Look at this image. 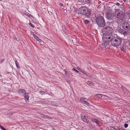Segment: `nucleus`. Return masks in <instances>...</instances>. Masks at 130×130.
<instances>
[{"instance_id": "nucleus-13", "label": "nucleus", "mask_w": 130, "mask_h": 130, "mask_svg": "<svg viewBox=\"0 0 130 130\" xmlns=\"http://www.w3.org/2000/svg\"><path fill=\"white\" fill-rule=\"evenodd\" d=\"M18 92L20 93H21L23 94H25L26 93L25 90L22 89L19 90Z\"/></svg>"}, {"instance_id": "nucleus-1", "label": "nucleus", "mask_w": 130, "mask_h": 130, "mask_svg": "<svg viewBox=\"0 0 130 130\" xmlns=\"http://www.w3.org/2000/svg\"><path fill=\"white\" fill-rule=\"evenodd\" d=\"M104 32L102 38L103 42L102 44L106 47L109 42H111V45L117 47L120 45L122 42L121 38L117 35L113 33L112 28L108 27H105L104 29Z\"/></svg>"}, {"instance_id": "nucleus-12", "label": "nucleus", "mask_w": 130, "mask_h": 130, "mask_svg": "<svg viewBox=\"0 0 130 130\" xmlns=\"http://www.w3.org/2000/svg\"><path fill=\"white\" fill-rule=\"evenodd\" d=\"M87 84L88 86H94L95 85L93 83L90 81H88L87 82Z\"/></svg>"}, {"instance_id": "nucleus-5", "label": "nucleus", "mask_w": 130, "mask_h": 130, "mask_svg": "<svg viewBox=\"0 0 130 130\" xmlns=\"http://www.w3.org/2000/svg\"><path fill=\"white\" fill-rule=\"evenodd\" d=\"M123 28L125 30H130V21L128 20L127 22H124L122 24Z\"/></svg>"}, {"instance_id": "nucleus-9", "label": "nucleus", "mask_w": 130, "mask_h": 130, "mask_svg": "<svg viewBox=\"0 0 130 130\" xmlns=\"http://www.w3.org/2000/svg\"><path fill=\"white\" fill-rule=\"evenodd\" d=\"M25 94L24 98L25 101L26 102H29L28 99L29 96L28 95V94L26 93Z\"/></svg>"}, {"instance_id": "nucleus-28", "label": "nucleus", "mask_w": 130, "mask_h": 130, "mask_svg": "<svg viewBox=\"0 0 130 130\" xmlns=\"http://www.w3.org/2000/svg\"><path fill=\"white\" fill-rule=\"evenodd\" d=\"M115 4L117 6H119V5H120V4L119 3H115Z\"/></svg>"}, {"instance_id": "nucleus-32", "label": "nucleus", "mask_w": 130, "mask_h": 130, "mask_svg": "<svg viewBox=\"0 0 130 130\" xmlns=\"http://www.w3.org/2000/svg\"><path fill=\"white\" fill-rule=\"evenodd\" d=\"M60 6H63V4L61 3H60Z\"/></svg>"}, {"instance_id": "nucleus-7", "label": "nucleus", "mask_w": 130, "mask_h": 130, "mask_svg": "<svg viewBox=\"0 0 130 130\" xmlns=\"http://www.w3.org/2000/svg\"><path fill=\"white\" fill-rule=\"evenodd\" d=\"M82 119L84 122H86L87 123H90L87 117L84 116L83 117H82Z\"/></svg>"}, {"instance_id": "nucleus-16", "label": "nucleus", "mask_w": 130, "mask_h": 130, "mask_svg": "<svg viewBox=\"0 0 130 130\" xmlns=\"http://www.w3.org/2000/svg\"><path fill=\"white\" fill-rule=\"evenodd\" d=\"M81 72L84 74H85L86 75L90 77L91 75L88 73L86 72V71L82 70Z\"/></svg>"}, {"instance_id": "nucleus-31", "label": "nucleus", "mask_w": 130, "mask_h": 130, "mask_svg": "<svg viewBox=\"0 0 130 130\" xmlns=\"http://www.w3.org/2000/svg\"><path fill=\"white\" fill-rule=\"evenodd\" d=\"M65 75L66 76H67V72L66 71H65Z\"/></svg>"}, {"instance_id": "nucleus-36", "label": "nucleus", "mask_w": 130, "mask_h": 130, "mask_svg": "<svg viewBox=\"0 0 130 130\" xmlns=\"http://www.w3.org/2000/svg\"><path fill=\"white\" fill-rule=\"evenodd\" d=\"M2 1V0H0V1Z\"/></svg>"}, {"instance_id": "nucleus-34", "label": "nucleus", "mask_w": 130, "mask_h": 130, "mask_svg": "<svg viewBox=\"0 0 130 130\" xmlns=\"http://www.w3.org/2000/svg\"><path fill=\"white\" fill-rule=\"evenodd\" d=\"M110 17H110L109 16L108 17H107V18H111V17Z\"/></svg>"}, {"instance_id": "nucleus-33", "label": "nucleus", "mask_w": 130, "mask_h": 130, "mask_svg": "<svg viewBox=\"0 0 130 130\" xmlns=\"http://www.w3.org/2000/svg\"><path fill=\"white\" fill-rule=\"evenodd\" d=\"M121 130H125V129L124 128H123V129H122V128H121Z\"/></svg>"}, {"instance_id": "nucleus-23", "label": "nucleus", "mask_w": 130, "mask_h": 130, "mask_svg": "<svg viewBox=\"0 0 130 130\" xmlns=\"http://www.w3.org/2000/svg\"><path fill=\"white\" fill-rule=\"evenodd\" d=\"M29 25L30 26L34 28V26L30 23H29Z\"/></svg>"}, {"instance_id": "nucleus-19", "label": "nucleus", "mask_w": 130, "mask_h": 130, "mask_svg": "<svg viewBox=\"0 0 130 130\" xmlns=\"http://www.w3.org/2000/svg\"><path fill=\"white\" fill-rule=\"evenodd\" d=\"M15 62L17 67V68H18L19 67V66L18 64L17 61L16 60L15 61Z\"/></svg>"}, {"instance_id": "nucleus-30", "label": "nucleus", "mask_w": 130, "mask_h": 130, "mask_svg": "<svg viewBox=\"0 0 130 130\" xmlns=\"http://www.w3.org/2000/svg\"><path fill=\"white\" fill-rule=\"evenodd\" d=\"M85 104L86 105H87V106H88L89 105V103L87 102H86V103H85Z\"/></svg>"}, {"instance_id": "nucleus-8", "label": "nucleus", "mask_w": 130, "mask_h": 130, "mask_svg": "<svg viewBox=\"0 0 130 130\" xmlns=\"http://www.w3.org/2000/svg\"><path fill=\"white\" fill-rule=\"evenodd\" d=\"M91 121L92 122L95 123L98 125H99L100 122L99 121L95 119L92 118L91 119Z\"/></svg>"}, {"instance_id": "nucleus-10", "label": "nucleus", "mask_w": 130, "mask_h": 130, "mask_svg": "<svg viewBox=\"0 0 130 130\" xmlns=\"http://www.w3.org/2000/svg\"><path fill=\"white\" fill-rule=\"evenodd\" d=\"M118 31L121 34H122L124 35H125L126 34V32L123 29H119L118 30Z\"/></svg>"}, {"instance_id": "nucleus-4", "label": "nucleus", "mask_w": 130, "mask_h": 130, "mask_svg": "<svg viewBox=\"0 0 130 130\" xmlns=\"http://www.w3.org/2000/svg\"><path fill=\"white\" fill-rule=\"evenodd\" d=\"M89 10V8L86 7L82 6L79 9L78 13L83 15H85L87 13Z\"/></svg>"}, {"instance_id": "nucleus-20", "label": "nucleus", "mask_w": 130, "mask_h": 130, "mask_svg": "<svg viewBox=\"0 0 130 130\" xmlns=\"http://www.w3.org/2000/svg\"><path fill=\"white\" fill-rule=\"evenodd\" d=\"M96 95L99 98H100L102 97V95L101 94H97Z\"/></svg>"}, {"instance_id": "nucleus-14", "label": "nucleus", "mask_w": 130, "mask_h": 130, "mask_svg": "<svg viewBox=\"0 0 130 130\" xmlns=\"http://www.w3.org/2000/svg\"><path fill=\"white\" fill-rule=\"evenodd\" d=\"M121 128H119L118 129H117L114 127L113 126H111L110 127V130H121Z\"/></svg>"}, {"instance_id": "nucleus-11", "label": "nucleus", "mask_w": 130, "mask_h": 130, "mask_svg": "<svg viewBox=\"0 0 130 130\" xmlns=\"http://www.w3.org/2000/svg\"><path fill=\"white\" fill-rule=\"evenodd\" d=\"M87 99L83 97H81L80 99V101L82 102L84 104H85V103H86V100Z\"/></svg>"}, {"instance_id": "nucleus-17", "label": "nucleus", "mask_w": 130, "mask_h": 130, "mask_svg": "<svg viewBox=\"0 0 130 130\" xmlns=\"http://www.w3.org/2000/svg\"><path fill=\"white\" fill-rule=\"evenodd\" d=\"M121 88L124 91L127 92V91H128V90H127V89L124 86H122Z\"/></svg>"}, {"instance_id": "nucleus-26", "label": "nucleus", "mask_w": 130, "mask_h": 130, "mask_svg": "<svg viewBox=\"0 0 130 130\" xmlns=\"http://www.w3.org/2000/svg\"><path fill=\"white\" fill-rule=\"evenodd\" d=\"M124 126L125 128H127L128 126V124H125Z\"/></svg>"}, {"instance_id": "nucleus-35", "label": "nucleus", "mask_w": 130, "mask_h": 130, "mask_svg": "<svg viewBox=\"0 0 130 130\" xmlns=\"http://www.w3.org/2000/svg\"><path fill=\"white\" fill-rule=\"evenodd\" d=\"M126 0H123V1H124V2H126Z\"/></svg>"}, {"instance_id": "nucleus-15", "label": "nucleus", "mask_w": 130, "mask_h": 130, "mask_svg": "<svg viewBox=\"0 0 130 130\" xmlns=\"http://www.w3.org/2000/svg\"><path fill=\"white\" fill-rule=\"evenodd\" d=\"M33 36L36 39L37 41H38L39 42H40L41 41V39L38 37L36 35H34Z\"/></svg>"}, {"instance_id": "nucleus-22", "label": "nucleus", "mask_w": 130, "mask_h": 130, "mask_svg": "<svg viewBox=\"0 0 130 130\" xmlns=\"http://www.w3.org/2000/svg\"><path fill=\"white\" fill-rule=\"evenodd\" d=\"M121 50L122 51H123L124 52L125 51V49H124V47L123 46H122V47H121Z\"/></svg>"}, {"instance_id": "nucleus-24", "label": "nucleus", "mask_w": 130, "mask_h": 130, "mask_svg": "<svg viewBox=\"0 0 130 130\" xmlns=\"http://www.w3.org/2000/svg\"><path fill=\"white\" fill-rule=\"evenodd\" d=\"M72 70H73L74 71H75L76 72H77V73H79V71H78V70H76L74 68H73L72 69Z\"/></svg>"}, {"instance_id": "nucleus-27", "label": "nucleus", "mask_w": 130, "mask_h": 130, "mask_svg": "<svg viewBox=\"0 0 130 130\" xmlns=\"http://www.w3.org/2000/svg\"><path fill=\"white\" fill-rule=\"evenodd\" d=\"M40 93H41L42 94H43L45 93V92L44 91H43L41 90L40 92Z\"/></svg>"}, {"instance_id": "nucleus-3", "label": "nucleus", "mask_w": 130, "mask_h": 130, "mask_svg": "<svg viewBox=\"0 0 130 130\" xmlns=\"http://www.w3.org/2000/svg\"><path fill=\"white\" fill-rule=\"evenodd\" d=\"M96 22L99 26L103 27L105 25V22L104 18L101 16H99L97 17Z\"/></svg>"}, {"instance_id": "nucleus-18", "label": "nucleus", "mask_w": 130, "mask_h": 130, "mask_svg": "<svg viewBox=\"0 0 130 130\" xmlns=\"http://www.w3.org/2000/svg\"><path fill=\"white\" fill-rule=\"evenodd\" d=\"M85 24H88L90 23L89 21L87 20H85L84 21Z\"/></svg>"}, {"instance_id": "nucleus-2", "label": "nucleus", "mask_w": 130, "mask_h": 130, "mask_svg": "<svg viewBox=\"0 0 130 130\" xmlns=\"http://www.w3.org/2000/svg\"><path fill=\"white\" fill-rule=\"evenodd\" d=\"M122 6H123V7H122V9L121 10L119 9H115V12L112 13L111 14V15L113 16L114 18L121 23L123 19L125 12L126 11L122 5Z\"/></svg>"}, {"instance_id": "nucleus-6", "label": "nucleus", "mask_w": 130, "mask_h": 130, "mask_svg": "<svg viewBox=\"0 0 130 130\" xmlns=\"http://www.w3.org/2000/svg\"><path fill=\"white\" fill-rule=\"evenodd\" d=\"M91 2L92 0H81V2L83 5L86 4H89L90 5L92 3Z\"/></svg>"}, {"instance_id": "nucleus-29", "label": "nucleus", "mask_w": 130, "mask_h": 130, "mask_svg": "<svg viewBox=\"0 0 130 130\" xmlns=\"http://www.w3.org/2000/svg\"><path fill=\"white\" fill-rule=\"evenodd\" d=\"M77 69L81 72V71H82V69H81L79 67H77Z\"/></svg>"}, {"instance_id": "nucleus-25", "label": "nucleus", "mask_w": 130, "mask_h": 130, "mask_svg": "<svg viewBox=\"0 0 130 130\" xmlns=\"http://www.w3.org/2000/svg\"><path fill=\"white\" fill-rule=\"evenodd\" d=\"M74 7L73 6H71V7L70 8V9L71 10V11H73V9H74Z\"/></svg>"}, {"instance_id": "nucleus-21", "label": "nucleus", "mask_w": 130, "mask_h": 130, "mask_svg": "<svg viewBox=\"0 0 130 130\" xmlns=\"http://www.w3.org/2000/svg\"><path fill=\"white\" fill-rule=\"evenodd\" d=\"M0 128L2 130H7L4 127H2L1 125H0Z\"/></svg>"}]
</instances>
